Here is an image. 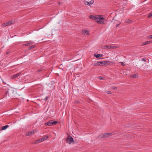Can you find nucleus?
Here are the masks:
<instances>
[{"mask_svg":"<svg viewBox=\"0 0 152 152\" xmlns=\"http://www.w3.org/2000/svg\"><path fill=\"white\" fill-rule=\"evenodd\" d=\"M48 138V135H46L45 137H44L41 138H39L34 142H32V143L33 144H36V143H40L46 140Z\"/></svg>","mask_w":152,"mask_h":152,"instance_id":"f257e3e1","label":"nucleus"},{"mask_svg":"<svg viewBox=\"0 0 152 152\" xmlns=\"http://www.w3.org/2000/svg\"><path fill=\"white\" fill-rule=\"evenodd\" d=\"M55 86V83L52 82L48 84V88L49 91H51L54 89Z\"/></svg>","mask_w":152,"mask_h":152,"instance_id":"f03ea898","label":"nucleus"},{"mask_svg":"<svg viewBox=\"0 0 152 152\" xmlns=\"http://www.w3.org/2000/svg\"><path fill=\"white\" fill-rule=\"evenodd\" d=\"M72 142H74L73 139L72 137L69 135L66 139V143L70 144Z\"/></svg>","mask_w":152,"mask_h":152,"instance_id":"7ed1b4c3","label":"nucleus"},{"mask_svg":"<svg viewBox=\"0 0 152 152\" xmlns=\"http://www.w3.org/2000/svg\"><path fill=\"white\" fill-rule=\"evenodd\" d=\"M58 123V122L57 121H54L53 120H50L48 121V126H54Z\"/></svg>","mask_w":152,"mask_h":152,"instance_id":"20e7f679","label":"nucleus"},{"mask_svg":"<svg viewBox=\"0 0 152 152\" xmlns=\"http://www.w3.org/2000/svg\"><path fill=\"white\" fill-rule=\"evenodd\" d=\"M15 23V21L14 20L9 21L8 22L4 23L2 25V26L4 27L7 26L8 25H10L14 24Z\"/></svg>","mask_w":152,"mask_h":152,"instance_id":"39448f33","label":"nucleus"},{"mask_svg":"<svg viewBox=\"0 0 152 152\" xmlns=\"http://www.w3.org/2000/svg\"><path fill=\"white\" fill-rule=\"evenodd\" d=\"M109 136L108 133H104V134H102L101 135H99L98 136V138H103L104 137H107Z\"/></svg>","mask_w":152,"mask_h":152,"instance_id":"423d86ee","label":"nucleus"},{"mask_svg":"<svg viewBox=\"0 0 152 152\" xmlns=\"http://www.w3.org/2000/svg\"><path fill=\"white\" fill-rule=\"evenodd\" d=\"M94 3V1L93 0H91L89 2H88L87 1H84V4L87 5H91L93 4Z\"/></svg>","mask_w":152,"mask_h":152,"instance_id":"0eeeda50","label":"nucleus"},{"mask_svg":"<svg viewBox=\"0 0 152 152\" xmlns=\"http://www.w3.org/2000/svg\"><path fill=\"white\" fill-rule=\"evenodd\" d=\"M112 22L113 23H114L116 24L115 25L116 27H117L119 26V25L121 24L120 22H119L117 20H115L113 19L112 21Z\"/></svg>","mask_w":152,"mask_h":152,"instance_id":"6e6552de","label":"nucleus"},{"mask_svg":"<svg viewBox=\"0 0 152 152\" xmlns=\"http://www.w3.org/2000/svg\"><path fill=\"white\" fill-rule=\"evenodd\" d=\"M35 132L34 131H29L27 132L26 133V136H31L33 135L34 134Z\"/></svg>","mask_w":152,"mask_h":152,"instance_id":"1a4fd4ad","label":"nucleus"},{"mask_svg":"<svg viewBox=\"0 0 152 152\" xmlns=\"http://www.w3.org/2000/svg\"><path fill=\"white\" fill-rule=\"evenodd\" d=\"M102 16L99 15H96V20L97 19H99L100 20H105V18L103 17H102Z\"/></svg>","mask_w":152,"mask_h":152,"instance_id":"9d476101","label":"nucleus"},{"mask_svg":"<svg viewBox=\"0 0 152 152\" xmlns=\"http://www.w3.org/2000/svg\"><path fill=\"white\" fill-rule=\"evenodd\" d=\"M21 73L20 72V73H17L16 74H15V75H13L12 77V79H15V78L17 77H18L19 76L20 74H21Z\"/></svg>","mask_w":152,"mask_h":152,"instance_id":"9b49d317","label":"nucleus"},{"mask_svg":"<svg viewBox=\"0 0 152 152\" xmlns=\"http://www.w3.org/2000/svg\"><path fill=\"white\" fill-rule=\"evenodd\" d=\"M94 56L96 58H99L100 57H101L103 56V55L101 54H94Z\"/></svg>","mask_w":152,"mask_h":152,"instance_id":"f8f14e48","label":"nucleus"},{"mask_svg":"<svg viewBox=\"0 0 152 152\" xmlns=\"http://www.w3.org/2000/svg\"><path fill=\"white\" fill-rule=\"evenodd\" d=\"M103 48L106 50H108L111 49V46L104 45L103 46Z\"/></svg>","mask_w":152,"mask_h":152,"instance_id":"ddd939ff","label":"nucleus"},{"mask_svg":"<svg viewBox=\"0 0 152 152\" xmlns=\"http://www.w3.org/2000/svg\"><path fill=\"white\" fill-rule=\"evenodd\" d=\"M89 18L93 20H96V15L94 16L93 15H91L89 16Z\"/></svg>","mask_w":152,"mask_h":152,"instance_id":"4468645a","label":"nucleus"},{"mask_svg":"<svg viewBox=\"0 0 152 152\" xmlns=\"http://www.w3.org/2000/svg\"><path fill=\"white\" fill-rule=\"evenodd\" d=\"M82 33L83 34H86V35H88L89 34L87 31L85 30H82Z\"/></svg>","mask_w":152,"mask_h":152,"instance_id":"2eb2a0df","label":"nucleus"},{"mask_svg":"<svg viewBox=\"0 0 152 152\" xmlns=\"http://www.w3.org/2000/svg\"><path fill=\"white\" fill-rule=\"evenodd\" d=\"M8 127V125H6L3 126L1 128V130H4L6 129Z\"/></svg>","mask_w":152,"mask_h":152,"instance_id":"dca6fc26","label":"nucleus"},{"mask_svg":"<svg viewBox=\"0 0 152 152\" xmlns=\"http://www.w3.org/2000/svg\"><path fill=\"white\" fill-rule=\"evenodd\" d=\"M151 41H146L145 42H143L142 45H146L148 43H151Z\"/></svg>","mask_w":152,"mask_h":152,"instance_id":"f3484780","label":"nucleus"},{"mask_svg":"<svg viewBox=\"0 0 152 152\" xmlns=\"http://www.w3.org/2000/svg\"><path fill=\"white\" fill-rule=\"evenodd\" d=\"M104 62L105 65L107 64V65H110V63H112L113 62V61H105Z\"/></svg>","mask_w":152,"mask_h":152,"instance_id":"a211bd4d","label":"nucleus"},{"mask_svg":"<svg viewBox=\"0 0 152 152\" xmlns=\"http://www.w3.org/2000/svg\"><path fill=\"white\" fill-rule=\"evenodd\" d=\"M105 61H100V66H103L104 65H105Z\"/></svg>","mask_w":152,"mask_h":152,"instance_id":"6ab92c4d","label":"nucleus"},{"mask_svg":"<svg viewBox=\"0 0 152 152\" xmlns=\"http://www.w3.org/2000/svg\"><path fill=\"white\" fill-rule=\"evenodd\" d=\"M97 23L99 24H103L104 23V21H101L100 20H98L96 21Z\"/></svg>","mask_w":152,"mask_h":152,"instance_id":"aec40b11","label":"nucleus"},{"mask_svg":"<svg viewBox=\"0 0 152 152\" xmlns=\"http://www.w3.org/2000/svg\"><path fill=\"white\" fill-rule=\"evenodd\" d=\"M138 77V76L137 74H134L132 75V77L133 78H137Z\"/></svg>","mask_w":152,"mask_h":152,"instance_id":"412c9836","label":"nucleus"},{"mask_svg":"<svg viewBox=\"0 0 152 152\" xmlns=\"http://www.w3.org/2000/svg\"><path fill=\"white\" fill-rule=\"evenodd\" d=\"M119 47L116 46H111V49H115L117 48H118Z\"/></svg>","mask_w":152,"mask_h":152,"instance_id":"4be33fe9","label":"nucleus"},{"mask_svg":"<svg viewBox=\"0 0 152 152\" xmlns=\"http://www.w3.org/2000/svg\"><path fill=\"white\" fill-rule=\"evenodd\" d=\"M31 45V43H28L27 44H23V45L25 46H29Z\"/></svg>","mask_w":152,"mask_h":152,"instance_id":"5701e85b","label":"nucleus"},{"mask_svg":"<svg viewBox=\"0 0 152 152\" xmlns=\"http://www.w3.org/2000/svg\"><path fill=\"white\" fill-rule=\"evenodd\" d=\"M35 45H32V46H30L29 48V50H30L32 49V48H34L35 47Z\"/></svg>","mask_w":152,"mask_h":152,"instance_id":"b1692460","label":"nucleus"},{"mask_svg":"<svg viewBox=\"0 0 152 152\" xmlns=\"http://www.w3.org/2000/svg\"><path fill=\"white\" fill-rule=\"evenodd\" d=\"M99 77V78L100 80H104V77H102L99 76V77Z\"/></svg>","mask_w":152,"mask_h":152,"instance_id":"393cba45","label":"nucleus"},{"mask_svg":"<svg viewBox=\"0 0 152 152\" xmlns=\"http://www.w3.org/2000/svg\"><path fill=\"white\" fill-rule=\"evenodd\" d=\"M148 38L149 39H152V35L148 36Z\"/></svg>","mask_w":152,"mask_h":152,"instance_id":"a878e982","label":"nucleus"},{"mask_svg":"<svg viewBox=\"0 0 152 152\" xmlns=\"http://www.w3.org/2000/svg\"><path fill=\"white\" fill-rule=\"evenodd\" d=\"M113 132H111V133H108V134L109 136H110L111 135L113 134Z\"/></svg>","mask_w":152,"mask_h":152,"instance_id":"bb28decb","label":"nucleus"},{"mask_svg":"<svg viewBox=\"0 0 152 152\" xmlns=\"http://www.w3.org/2000/svg\"><path fill=\"white\" fill-rule=\"evenodd\" d=\"M152 16V14L151 13H149L148 15V18H149V17Z\"/></svg>","mask_w":152,"mask_h":152,"instance_id":"cd10ccee","label":"nucleus"},{"mask_svg":"<svg viewBox=\"0 0 152 152\" xmlns=\"http://www.w3.org/2000/svg\"><path fill=\"white\" fill-rule=\"evenodd\" d=\"M141 60L142 61H144L145 62H147V61H146V60L144 58H142L141 59Z\"/></svg>","mask_w":152,"mask_h":152,"instance_id":"c85d7f7f","label":"nucleus"},{"mask_svg":"<svg viewBox=\"0 0 152 152\" xmlns=\"http://www.w3.org/2000/svg\"><path fill=\"white\" fill-rule=\"evenodd\" d=\"M107 93L109 94H110L112 93L110 91H107Z\"/></svg>","mask_w":152,"mask_h":152,"instance_id":"c756f323","label":"nucleus"},{"mask_svg":"<svg viewBox=\"0 0 152 152\" xmlns=\"http://www.w3.org/2000/svg\"><path fill=\"white\" fill-rule=\"evenodd\" d=\"M74 102L75 103L78 104V103H80V102L79 101H78L76 100V101H75Z\"/></svg>","mask_w":152,"mask_h":152,"instance_id":"7c9ffc66","label":"nucleus"},{"mask_svg":"<svg viewBox=\"0 0 152 152\" xmlns=\"http://www.w3.org/2000/svg\"><path fill=\"white\" fill-rule=\"evenodd\" d=\"M132 20H127V21H126L127 23H130V22H131Z\"/></svg>","mask_w":152,"mask_h":152,"instance_id":"2f4dec72","label":"nucleus"},{"mask_svg":"<svg viewBox=\"0 0 152 152\" xmlns=\"http://www.w3.org/2000/svg\"><path fill=\"white\" fill-rule=\"evenodd\" d=\"M112 88L113 89H116L117 88L115 86H112Z\"/></svg>","mask_w":152,"mask_h":152,"instance_id":"473e14b6","label":"nucleus"},{"mask_svg":"<svg viewBox=\"0 0 152 152\" xmlns=\"http://www.w3.org/2000/svg\"><path fill=\"white\" fill-rule=\"evenodd\" d=\"M100 61H98L97 62V65H98V66H100Z\"/></svg>","mask_w":152,"mask_h":152,"instance_id":"72a5a7b5","label":"nucleus"},{"mask_svg":"<svg viewBox=\"0 0 152 152\" xmlns=\"http://www.w3.org/2000/svg\"><path fill=\"white\" fill-rule=\"evenodd\" d=\"M10 51H8L6 53V54L7 55L10 53Z\"/></svg>","mask_w":152,"mask_h":152,"instance_id":"f704fd0d","label":"nucleus"},{"mask_svg":"<svg viewBox=\"0 0 152 152\" xmlns=\"http://www.w3.org/2000/svg\"><path fill=\"white\" fill-rule=\"evenodd\" d=\"M121 65H123V66H124L125 65L123 63V62H121Z\"/></svg>","mask_w":152,"mask_h":152,"instance_id":"c9c22d12","label":"nucleus"},{"mask_svg":"<svg viewBox=\"0 0 152 152\" xmlns=\"http://www.w3.org/2000/svg\"><path fill=\"white\" fill-rule=\"evenodd\" d=\"M93 64H94V66H98V65H97V63H94Z\"/></svg>","mask_w":152,"mask_h":152,"instance_id":"e433bc0d","label":"nucleus"},{"mask_svg":"<svg viewBox=\"0 0 152 152\" xmlns=\"http://www.w3.org/2000/svg\"><path fill=\"white\" fill-rule=\"evenodd\" d=\"M48 99V97H47L45 98V100L46 101Z\"/></svg>","mask_w":152,"mask_h":152,"instance_id":"4c0bfd02","label":"nucleus"},{"mask_svg":"<svg viewBox=\"0 0 152 152\" xmlns=\"http://www.w3.org/2000/svg\"><path fill=\"white\" fill-rule=\"evenodd\" d=\"M41 71V69H39L37 71L38 72H40Z\"/></svg>","mask_w":152,"mask_h":152,"instance_id":"58836bf2","label":"nucleus"},{"mask_svg":"<svg viewBox=\"0 0 152 152\" xmlns=\"http://www.w3.org/2000/svg\"><path fill=\"white\" fill-rule=\"evenodd\" d=\"M45 125H48V122H46L45 124Z\"/></svg>","mask_w":152,"mask_h":152,"instance_id":"ea45409f","label":"nucleus"},{"mask_svg":"<svg viewBox=\"0 0 152 152\" xmlns=\"http://www.w3.org/2000/svg\"><path fill=\"white\" fill-rule=\"evenodd\" d=\"M8 92V91H7L6 92V94H7V93Z\"/></svg>","mask_w":152,"mask_h":152,"instance_id":"a19ab883","label":"nucleus"},{"mask_svg":"<svg viewBox=\"0 0 152 152\" xmlns=\"http://www.w3.org/2000/svg\"><path fill=\"white\" fill-rule=\"evenodd\" d=\"M58 4H60V2H58Z\"/></svg>","mask_w":152,"mask_h":152,"instance_id":"79ce46f5","label":"nucleus"}]
</instances>
